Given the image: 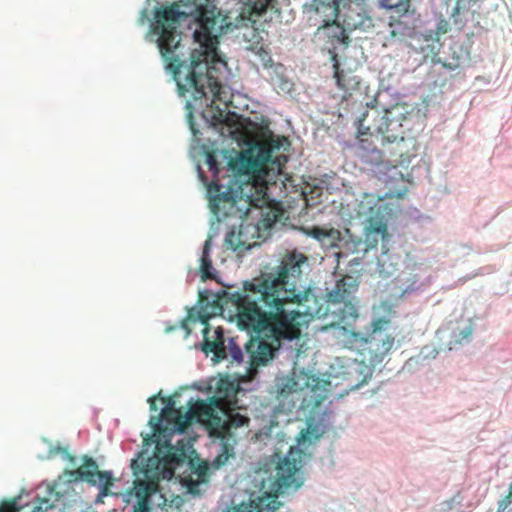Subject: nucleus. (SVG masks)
Masks as SVG:
<instances>
[{
  "mask_svg": "<svg viewBox=\"0 0 512 512\" xmlns=\"http://www.w3.org/2000/svg\"><path fill=\"white\" fill-rule=\"evenodd\" d=\"M156 396H153V397H150L148 402L150 404V409L153 410V411H156L157 410V406H156Z\"/></svg>",
  "mask_w": 512,
  "mask_h": 512,
  "instance_id": "obj_35",
  "label": "nucleus"
},
{
  "mask_svg": "<svg viewBox=\"0 0 512 512\" xmlns=\"http://www.w3.org/2000/svg\"><path fill=\"white\" fill-rule=\"evenodd\" d=\"M226 412L212 413L211 421L209 422L210 436L219 439H228L236 442V430L241 427H248L250 419L240 413H230L227 419H223V414Z\"/></svg>",
  "mask_w": 512,
  "mask_h": 512,
  "instance_id": "obj_14",
  "label": "nucleus"
},
{
  "mask_svg": "<svg viewBox=\"0 0 512 512\" xmlns=\"http://www.w3.org/2000/svg\"><path fill=\"white\" fill-rule=\"evenodd\" d=\"M345 6L346 0H344L340 5L339 10H335L332 6H328L336 12L337 17H343V25H340L336 20H334L332 22H326L317 30V34L320 37L327 38V43L330 44V47L333 49H336L340 45L347 46L349 44V37L346 33V29L354 30L363 24L362 16L357 13L358 19H355L354 11L350 9V7L346 11H343L345 10Z\"/></svg>",
  "mask_w": 512,
  "mask_h": 512,
  "instance_id": "obj_10",
  "label": "nucleus"
},
{
  "mask_svg": "<svg viewBox=\"0 0 512 512\" xmlns=\"http://www.w3.org/2000/svg\"><path fill=\"white\" fill-rule=\"evenodd\" d=\"M390 320L387 318H377L373 321L372 333L364 335L356 331L354 324L351 326L342 325L340 327L341 336L345 346L351 349H360L368 345L370 351L374 352L376 356L387 354L393 347L395 339L391 335H384L381 337V331L389 324Z\"/></svg>",
  "mask_w": 512,
  "mask_h": 512,
  "instance_id": "obj_8",
  "label": "nucleus"
},
{
  "mask_svg": "<svg viewBox=\"0 0 512 512\" xmlns=\"http://www.w3.org/2000/svg\"><path fill=\"white\" fill-rule=\"evenodd\" d=\"M324 6H332L335 10H339L340 5L344 2V0H314Z\"/></svg>",
  "mask_w": 512,
  "mask_h": 512,
  "instance_id": "obj_32",
  "label": "nucleus"
},
{
  "mask_svg": "<svg viewBox=\"0 0 512 512\" xmlns=\"http://www.w3.org/2000/svg\"><path fill=\"white\" fill-rule=\"evenodd\" d=\"M307 260L301 265H305ZM301 274L299 276L298 289L301 294L308 295L307 300H302L300 303H295L298 306H304L301 311L302 315L311 318H325L329 315L332 316L331 326L342 325L351 326L358 318L357 307L349 300L351 293L356 291L357 285L352 277L345 276L337 281L335 288L327 294L326 305L318 304L317 298L311 293L309 289H305L301 282Z\"/></svg>",
  "mask_w": 512,
  "mask_h": 512,
  "instance_id": "obj_5",
  "label": "nucleus"
},
{
  "mask_svg": "<svg viewBox=\"0 0 512 512\" xmlns=\"http://www.w3.org/2000/svg\"><path fill=\"white\" fill-rule=\"evenodd\" d=\"M305 457L306 454L301 449L291 447L287 455L279 460L276 466V485L279 493L301 486L302 482L297 473L302 468Z\"/></svg>",
  "mask_w": 512,
  "mask_h": 512,
  "instance_id": "obj_11",
  "label": "nucleus"
},
{
  "mask_svg": "<svg viewBox=\"0 0 512 512\" xmlns=\"http://www.w3.org/2000/svg\"><path fill=\"white\" fill-rule=\"evenodd\" d=\"M305 261L304 254L290 252L282 258L276 274L245 282L242 291L201 292L199 306L188 316V319L199 320L204 325L201 350L206 355L212 353L215 363L223 360L237 364L242 362L243 353L235 338L227 340L222 327L212 329L208 323L210 318L224 313L231 320L235 319L240 329L256 334L245 345L253 367L265 365L273 359L283 342L299 339L302 313L292 306L308 299V295L300 293L297 285L301 265Z\"/></svg>",
  "mask_w": 512,
  "mask_h": 512,
  "instance_id": "obj_1",
  "label": "nucleus"
},
{
  "mask_svg": "<svg viewBox=\"0 0 512 512\" xmlns=\"http://www.w3.org/2000/svg\"><path fill=\"white\" fill-rule=\"evenodd\" d=\"M221 440V453H219L212 465L214 468H220L221 466H224L230 458H233L235 456L234 451V445L236 442H232L228 439H220Z\"/></svg>",
  "mask_w": 512,
  "mask_h": 512,
  "instance_id": "obj_23",
  "label": "nucleus"
},
{
  "mask_svg": "<svg viewBox=\"0 0 512 512\" xmlns=\"http://www.w3.org/2000/svg\"><path fill=\"white\" fill-rule=\"evenodd\" d=\"M131 469L135 476H143L134 483L135 496L138 500H149L158 491L160 476L163 472L161 460L157 455L146 457L140 453L137 459L131 462Z\"/></svg>",
  "mask_w": 512,
  "mask_h": 512,
  "instance_id": "obj_9",
  "label": "nucleus"
},
{
  "mask_svg": "<svg viewBox=\"0 0 512 512\" xmlns=\"http://www.w3.org/2000/svg\"><path fill=\"white\" fill-rule=\"evenodd\" d=\"M280 507L276 494L265 493L262 496L251 495L248 502H242L229 512H275Z\"/></svg>",
  "mask_w": 512,
  "mask_h": 512,
  "instance_id": "obj_18",
  "label": "nucleus"
},
{
  "mask_svg": "<svg viewBox=\"0 0 512 512\" xmlns=\"http://www.w3.org/2000/svg\"><path fill=\"white\" fill-rule=\"evenodd\" d=\"M133 512H150L149 500H138Z\"/></svg>",
  "mask_w": 512,
  "mask_h": 512,
  "instance_id": "obj_31",
  "label": "nucleus"
},
{
  "mask_svg": "<svg viewBox=\"0 0 512 512\" xmlns=\"http://www.w3.org/2000/svg\"><path fill=\"white\" fill-rule=\"evenodd\" d=\"M259 228L256 226L241 225L239 230H231L227 233L225 244L228 248L239 253L250 250L257 245L255 238H259Z\"/></svg>",
  "mask_w": 512,
  "mask_h": 512,
  "instance_id": "obj_17",
  "label": "nucleus"
},
{
  "mask_svg": "<svg viewBox=\"0 0 512 512\" xmlns=\"http://www.w3.org/2000/svg\"><path fill=\"white\" fill-rule=\"evenodd\" d=\"M19 510L16 499L0 503V512H18Z\"/></svg>",
  "mask_w": 512,
  "mask_h": 512,
  "instance_id": "obj_30",
  "label": "nucleus"
},
{
  "mask_svg": "<svg viewBox=\"0 0 512 512\" xmlns=\"http://www.w3.org/2000/svg\"><path fill=\"white\" fill-rule=\"evenodd\" d=\"M367 247V243L360 237L350 236L349 239L345 241L343 245V251L339 253V256H341L344 253H361L362 255H364L368 252Z\"/></svg>",
  "mask_w": 512,
  "mask_h": 512,
  "instance_id": "obj_26",
  "label": "nucleus"
},
{
  "mask_svg": "<svg viewBox=\"0 0 512 512\" xmlns=\"http://www.w3.org/2000/svg\"><path fill=\"white\" fill-rule=\"evenodd\" d=\"M289 0H239V15L236 18L242 25L251 24L244 32L243 37L247 42V50L254 52L262 61L270 59L269 49L265 43V36L268 35L264 29H259L256 24L265 16L267 11L279 12V6L285 5Z\"/></svg>",
  "mask_w": 512,
  "mask_h": 512,
  "instance_id": "obj_7",
  "label": "nucleus"
},
{
  "mask_svg": "<svg viewBox=\"0 0 512 512\" xmlns=\"http://www.w3.org/2000/svg\"><path fill=\"white\" fill-rule=\"evenodd\" d=\"M512 503V483L509 485L508 494L498 502L497 512H508Z\"/></svg>",
  "mask_w": 512,
  "mask_h": 512,
  "instance_id": "obj_29",
  "label": "nucleus"
},
{
  "mask_svg": "<svg viewBox=\"0 0 512 512\" xmlns=\"http://www.w3.org/2000/svg\"><path fill=\"white\" fill-rule=\"evenodd\" d=\"M228 27L226 17L209 0H179L157 10L151 32L158 36L157 46L173 74L181 96L191 93L194 101L210 106V117L218 124L228 120L233 107L230 87L221 81L226 67L217 51L218 37Z\"/></svg>",
  "mask_w": 512,
  "mask_h": 512,
  "instance_id": "obj_2",
  "label": "nucleus"
},
{
  "mask_svg": "<svg viewBox=\"0 0 512 512\" xmlns=\"http://www.w3.org/2000/svg\"><path fill=\"white\" fill-rule=\"evenodd\" d=\"M161 400L165 404L161 416L171 426L170 429L172 430L176 419L179 417V409L176 408V402L172 397H163Z\"/></svg>",
  "mask_w": 512,
  "mask_h": 512,
  "instance_id": "obj_25",
  "label": "nucleus"
},
{
  "mask_svg": "<svg viewBox=\"0 0 512 512\" xmlns=\"http://www.w3.org/2000/svg\"><path fill=\"white\" fill-rule=\"evenodd\" d=\"M276 395L278 400H284L299 388L298 382L293 377L277 378L275 383Z\"/></svg>",
  "mask_w": 512,
  "mask_h": 512,
  "instance_id": "obj_22",
  "label": "nucleus"
},
{
  "mask_svg": "<svg viewBox=\"0 0 512 512\" xmlns=\"http://www.w3.org/2000/svg\"><path fill=\"white\" fill-rule=\"evenodd\" d=\"M286 141L285 137L271 135L262 143L242 150L235 151V156L230 157L227 163L234 177H228L226 183H221L220 173L223 170L215 152H209L206 163L212 173V181L207 186L209 205L214 213H218L222 203L235 205L239 199L247 197L251 206L261 207L267 203V183L270 173L273 176L280 174L285 156H274ZM225 178V176H222Z\"/></svg>",
  "mask_w": 512,
  "mask_h": 512,
  "instance_id": "obj_3",
  "label": "nucleus"
},
{
  "mask_svg": "<svg viewBox=\"0 0 512 512\" xmlns=\"http://www.w3.org/2000/svg\"><path fill=\"white\" fill-rule=\"evenodd\" d=\"M68 480L59 477L51 485L46 487V495L39 497L32 512H49L63 503L73 491L72 482L82 480L99 488L100 496H108L113 485V477L110 471H99L98 465L91 457H85L83 464L76 470H66Z\"/></svg>",
  "mask_w": 512,
  "mask_h": 512,
  "instance_id": "obj_6",
  "label": "nucleus"
},
{
  "mask_svg": "<svg viewBox=\"0 0 512 512\" xmlns=\"http://www.w3.org/2000/svg\"><path fill=\"white\" fill-rule=\"evenodd\" d=\"M475 2V0H445L444 6L447 19L440 12L441 17L436 27V34L438 36L446 34L452 29L461 31L474 16L472 6Z\"/></svg>",
  "mask_w": 512,
  "mask_h": 512,
  "instance_id": "obj_13",
  "label": "nucleus"
},
{
  "mask_svg": "<svg viewBox=\"0 0 512 512\" xmlns=\"http://www.w3.org/2000/svg\"><path fill=\"white\" fill-rule=\"evenodd\" d=\"M388 236L386 222L382 218L370 217L365 227V239L368 251L376 248L379 240H385Z\"/></svg>",
  "mask_w": 512,
  "mask_h": 512,
  "instance_id": "obj_20",
  "label": "nucleus"
},
{
  "mask_svg": "<svg viewBox=\"0 0 512 512\" xmlns=\"http://www.w3.org/2000/svg\"><path fill=\"white\" fill-rule=\"evenodd\" d=\"M472 334V327L467 326L463 330L459 331V333H454V341L449 343V349H452L453 344H461L464 340H467Z\"/></svg>",
  "mask_w": 512,
  "mask_h": 512,
  "instance_id": "obj_28",
  "label": "nucleus"
},
{
  "mask_svg": "<svg viewBox=\"0 0 512 512\" xmlns=\"http://www.w3.org/2000/svg\"><path fill=\"white\" fill-rule=\"evenodd\" d=\"M160 429H161V426H160V424H159V423H157V424H156V428H155V430H160Z\"/></svg>",
  "mask_w": 512,
  "mask_h": 512,
  "instance_id": "obj_39",
  "label": "nucleus"
},
{
  "mask_svg": "<svg viewBox=\"0 0 512 512\" xmlns=\"http://www.w3.org/2000/svg\"><path fill=\"white\" fill-rule=\"evenodd\" d=\"M236 397V389L233 383L227 380H220L215 395L208 401L202 400L199 405L200 411L204 416H212V413L226 412Z\"/></svg>",
  "mask_w": 512,
  "mask_h": 512,
  "instance_id": "obj_15",
  "label": "nucleus"
},
{
  "mask_svg": "<svg viewBox=\"0 0 512 512\" xmlns=\"http://www.w3.org/2000/svg\"><path fill=\"white\" fill-rule=\"evenodd\" d=\"M348 374L350 376H357L356 381L348 385L350 389L359 388L360 386L366 384L368 379L371 377L370 368L366 365H362L361 363L355 364L353 367H351Z\"/></svg>",
  "mask_w": 512,
  "mask_h": 512,
  "instance_id": "obj_24",
  "label": "nucleus"
},
{
  "mask_svg": "<svg viewBox=\"0 0 512 512\" xmlns=\"http://www.w3.org/2000/svg\"><path fill=\"white\" fill-rule=\"evenodd\" d=\"M415 40L417 41V45L412 44V47L416 52L422 54L423 60H430L433 63H440L450 70L459 68L462 60L469 55L467 50H464L462 47L455 44L450 47L453 52L452 58H441L439 56L441 44L438 38L422 35L415 38Z\"/></svg>",
  "mask_w": 512,
  "mask_h": 512,
  "instance_id": "obj_12",
  "label": "nucleus"
},
{
  "mask_svg": "<svg viewBox=\"0 0 512 512\" xmlns=\"http://www.w3.org/2000/svg\"><path fill=\"white\" fill-rule=\"evenodd\" d=\"M264 221H267V223H263V225L265 227H270L273 223H275L277 221V215L276 214L270 215V213H268L267 218Z\"/></svg>",
  "mask_w": 512,
  "mask_h": 512,
  "instance_id": "obj_33",
  "label": "nucleus"
},
{
  "mask_svg": "<svg viewBox=\"0 0 512 512\" xmlns=\"http://www.w3.org/2000/svg\"><path fill=\"white\" fill-rule=\"evenodd\" d=\"M313 234H314V236H315L316 238H320V237H322V236H327L326 231H324L323 229L318 228V227H315V228L313 229Z\"/></svg>",
  "mask_w": 512,
  "mask_h": 512,
  "instance_id": "obj_34",
  "label": "nucleus"
},
{
  "mask_svg": "<svg viewBox=\"0 0 512 512\" xmlns=\"http://www.w3.org/2000/svg\"><path fill=\"white\" fill-rule=\"evenodd\" d=\"M383 7L397 13H406L410 7V0H380Z\"/></svg>",
  "mask_w": 512,
  "mask_h": 512,
  "instance_id": "obj_27",
  "label": "nucleus"
},
{
  "mask_svg": "<svg viewBox=\"0 0 512 512\" xmlns=\"http://www.w3.org/2000/svg\"><path fill=\"white\" fill-rule=\"evenodd\" d=\"M201 403L202 400L193 402L191 399L188 402L189 409L185 413H182L181 409H179V417L176 419L172 430L183 433L191 425L192 421L196 420L203 424L209 431V422L211 421V417L202 415L199 408Z\"/></svg>",
  "mask_w": 512,
  "mask_h": 512,
  "instance_id": "obj_19",
  "label": "nucleus"
},
{
  "mask_svg": "<svg viewBox=\"0 0 512 512\" xmlns=\"http://www.w3.org/2000/svg\"><path fill=\"white\" fill-rule=\"evenodd\" d=\"M332 61L337 88L342 91L341 98L347 100L360 90V77L353 69L339 63L337 54L332 55Z\"/></svg>",
  "mask_w": 512,
  "mask_h": 512,
  "instance_id": "obj_16",
  "label": "nucleus"
},
{
  "mask_svg": "<svg viewBox=\"0 0 512 512\" xmlns=\"http://www.w3.org/2000/svg\"><path fill=\"white\" fill-rule=\"evenodd\" d=\"M211 247L212 240L211 237H208L204 242L203 251L200 258L199 272L202 281H206L208 279H216L217 271L214 269L212 265V258L210 255Z\"/></svg>",
  "mask_w": 512,
  "mask_h": 512,
  "instance_id": "obj_21",
  "label": "nucleus"
},
{
  "mask_svg": "<svg viewBox=\"0 0 512 512\" xmlns=\"http://www.w3.org/2000/svg\"><path fill=\"white\" fill-rule=\"evenodd\" d=\"M413 117V109L405 103L365 111L356 121L363 161L385 169L408 165L416 156L417 140L407 134L412 128Z\"/></svg>",
  "mask_w": 512,
  "mask_h": 512,
  "instance_id": "obj_4",
  "label": "nucleus"
},
{
  "mask_svg": "<svg viewBox=\"0 0 512 512\" xmlns=\"http://www.w3.org/2000/svg\"><path fill=\"white\" fill-rule=\"evenodd\" d=\"M362 258H363V256H361V257H355V258H353L350 262H355L356 264H358V263H359V261H360V260H362Z\"/></svg>",
  "mask_w": 512,
  "mask_h": 512,
  "instance_id": "obj_37",
  "label": "nucleus"
},
{
  "mask_svg": "<svg viewBox=\"0 0 512 512\" xmlns=\"http://www.w3.org/2000/svg\"><path fill=\"white\" fill-rule=\"evenodd\" d=\"M145 18H146V12L143 11L142 12V17L139 20L141 25H143L145 23Z\"/></svg>",
  "mask_w": 512,
  "mask_h": 512,
  "instance_id": "obj_36",
  "label": "nucleus"
},
{
  "mask_svg": "<svg viewBox=\"0 0 512 512\" xmlns=\"http://www.w3.org/2000/svg\"><path fill=\"white\" fill-rule=\"evenodd\" d=\"M166 447L168 448L169 451L173 449V447L171 446V444L169 442H166Z\"/></svg>",
  "mask_w": 512,
  "mask_h": 512,
  "instance_id": "obj_38",
  "label": "nucleus"
}]
</instances>
